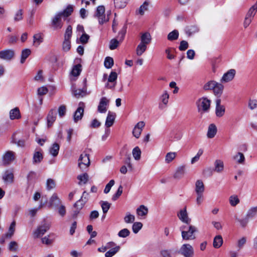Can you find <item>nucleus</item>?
Listing matches in <instances>:
<instances>
[{
	"label": "nucleus",
	"instance_id": "nucleus-1",
	"mask_svg": "<svg viewBox=\"0 0 257 257\" xmlns=\"http://www.w3.org/2000/svg\"><path fill=\"white\" fill-rule=\"evenodd\" d=\"M181 231V235L184 240H193L195 239V233L197 231V228L192 225L189 226L184 225L180 228Z\"/></svg>",
	"mask_w": 257,
	"mask_h": 257
},
{
	"label": "nucleus",
	"instance_id": "nucleus-2",
	"mask_svg": "<svg viewBox=\"0 0 257 257\" xmlns=\"http://www.w3.org/2000/svg\"><path fill=\"white\" fill-rule=\"evenodd\" d=\"M94 17L98 20L99 24L102 25L109 21L108 16L105 14V8L103 6H99L97 8Z\"/></svg>",
	"mask_w": 257,
	"mask_h": 257
},
{
	"label": "nucleus",
	"instance_id": "nucleus-3",
	"mask_svg": "<svg viewBox=\"0 0 257 257\" xmlns=\"http://www.w3.org/2000/svg\"><path fill=\"white\" fill-rule=\"evenodd\" d=\"M178 253L184 257H193L194 251L193 247L190 244H183L180 247Z\"/></svg>",
	"mask_w": 257,
	"mask_h": 257
},
{
	"label": "nucleus",
	"instance_id": "nucleus-4",
	"mask_svg": "<svg viewBox=\"0 0 257 257\" xmlns=\"http://www.w3.org/2000/svg\"><path fill=\"white\" fill-rule=\"evenodd\" d=\"M15 221H14L12 222L9 228L8 231L6 233L3 235L2 237L0 238L1 244H4L7 240L11 238L12 236L14 235L15 231Z\"/></svg>",
	"mask_w": 257,
	"mask_h": 257
},
{
	"label": "nucleus",
	"instance_id": "nucleus-5",
	"mask_svg": "<svg viewBox=\"0 0 257 257\" xmlns=\"http://www.w3.org/2000/svg\"><path fill=\"white\" fill-rule=\"evenodd\" d=\"M199 110H202L204 112L207 111L210 106V100L205 97L199 99L197 102Z\"/></svg>",
	"mask_w": 257,
	"mask_h": 257
},
{
	"label": "nucleus",
	"instance_id": "nucleus-6",
	"mask_svg": "<svg viewBox=\"0 0 257 257\" xmlns=\"http://www.w3.org/2000/svg\"><path fill=\"white\" fill-rule=\"evenodd\" d=\"M90 165V160L88 155L82 154L78 159V167L80 169L83 170L87 168Z\"/></svg>",
	"mask_w": 257,
	"mask_h": 257
},
{
	"label": "nucleus",
	"instance_id": "nucleus-7",
	"mask_svg": "<svg viewBox=\"0 0 257 257\" xmlns=\"http://www.w3.org/2000/svg\"><path fill=\"white\" fill-rule=\"evenodd\" d=\"M117 74L115 72L112 71L108 78L107 82L105 84V87L108 89H113L116 83Z\"/></svg>",
	"mask_w": 257,
	"mask_h": 257
},
{
	"label": "nucleus",
	"instance_id": "nucleus-8",
	"mask_svg": "<svg viewBox=\"0 0 257 257\" xmlns=\"http://www.w3.org/2000/svg\"><path fill=\"white\" fill-rule=\"evenodd\" d=\"M15 51L11 49H5L0 51V59L10 61L14 58Z\"/></svg>",
	"mask_w": 257,
	"mask_h": 257
},
{
	"label": "nucleus",
	"instance_id": "nucleus-9",
	"mask_svg": "<svg viewBox=\"0 0 257 257\" xmlns=\"http://www.w3.org/2000/svg\"><path fill=\"white\" fill-rule=\"evenodd\" d=\"M15 153L8 151L5 153L2 156V162L4 165H9L12 162L15 160Z\"/></svg>",
	"mask_w": 257,
	"mask_h": 257
},
{
	"label": "nucleus",
	"instance_id": "nucleus-10",
	"mask_svg": "<svg viewBox=\"0 0 257 257\" xmlns=\"http://www.w3.org/2000/svg\"><path fill=\"white\" fill-rule=\"evenodd\" d=\"M14 169L7 170L4 173L2 179L6 184H11L14 180Z\"/></svg>",
	"mask_w": 257,
	"mask_h": 257
},
{
	"label": "nucleus",
	"instance_id": "nucleus-11",
	"mask_svg": "<svg viewBox=\"0 0 257 257\" xmlns=\"http://www.w3.org/2000/svg\"><path fill=\"white\" fill-rule=\"evenodd\" d=\"M49 229V226L46 223L39 226L34 232V237L38 238L44 235L45 232Z\"/></svg>",
	"mask_w": 257,
	"mask_h": 257
},
{
	"label": "nucleus",
	"instance_id": "nucleus-12",
	"mask_svg": "<svg viewBox=\"0 0 257 257\" xmlns=\"http://www.w3.org/2000/svg\"><path fill=\"white\" fill-rule=\"evenodd\" d=\"M235 74L236 71L235 69H231L229 70L223 74L220 79V82L221 83H226L231 81L234 78Z\"/></svg>",
	"mask_w": 257,
	"mask_h": 257
},
{
	"label": "nucleus",
	"instance_id": "nucleus-13",
	"mask_svg": "<svg viewBox=\"0 0 257 257\" xmlns=\"http://www.w3.org/2000/svg\"><path fill=\"white\" fill-rule=\"evenodd\" d=\"M83 87L82 89H78L73 91L74 95L77 98L85 96L87 93V80L84 78L83 81Z\"/></svg>",
	"mask_w": 257,
	"mask_h": 257
},
{
	"label": "nucleus",
	"instance_id": "nucleus-14",
	"mask_svg": "<svg viewBox=\"0 0 257 257\" xmlns=\"http://www.w3.org/2000/svg\"><path fill=\"white\" fill-rule=\"evenodd\" d=\"M109 100L105 97L100 99L98 106V111L100 113H105L107 111V107L109 105Z\"/></svg>",
	"mask_w": 257,
	"mask_h": 257
},
{
	"label": "nucleus",
	"instance_id": "nucleus-15",
	"mask_svg": "<svg viewBox=\"0 0 257 257\" xmlns=\"http://www.w3.org/2000/svg\"><path fill=\"white\" fill-rule=\"evenodd\" d=\"M84 104L80 102L79 103V107L77 109V110L75 111L74 114V120L75 122H77L78 120L81 119L83 115V112H84Z\"/></svg>",
	"mask_w": 257,
	"mask_h": 257
},
{
	"label": "nucleus",
	"instance_id": "nucleus-16",
	"mask_svg": "<svg viewBox=\"0 0 257 257\" xmlns=\"http://www.w3.org/2000/svg\"><path fill=\"white\" fill-rule=\"evenodd\" d=\"M62 17L58 13L55 15L52 20V26L54 30H59L62 28L63 23L61 20Z\"/></svg>",
	"mask_w": 257,
	"mask_h": 257
},
{
	"label": "nucleus",
	"instance_id": "nucleus-17",
	"mask_svg": "<svg viewBox=\"0 0 257 257\" xmlns=\"http://www.w3.org/2000/svg\"><path fill=\"white\" fill-rule=\"evenodd\" d=\"M145 123L143 121H140L135 126L133 131V136L138 139L142 133L143 128L145 127Z\"/></svg>",
	"mask_w": 257,
	"mask_h": 257
},
{
	"label": "nucleus",
	"instance_id": "nucleus-18",
	"mask_svg": "<svg viewBox=\"0 0 257 257\" xmlns=\"http://www.w3.org/2000/svg\"><path fill=\"white\" fill-rule=\"evenodd\" d=\"M178 217L182 222L187 224L191 222V219L188 217L186 207L180 210L178 213Z\"/></svg>",
	"mask_w": 257,
	"mask_h": 257
},
{
	"label": "nucleus",
	"instance_id": "nucleus-19",
	"mask_svg": "<svg viewBox=\"0 0 257 257\" xmlns=\"http://www.w3.org/2000/svg\"><path fill=\"white\" fill-rule=\"evenodd\" d=\"M215 113L217 117L222 116L225 113L224 106L221 105V99L218 98L216 100Z\"/></svg>",
	"mask_w": 257,
	"mask_h": 257
},
{
	"label": "nucleus",
	"instance_id": "nucleus-20",
	"mask_svg": "<svg viewBox=\"0 0 257 257\" xmlns=\"http://www.w3.org/2000/svg\"><path fill=\"white\" fill-rule=\"evenodd\" d=\"M61 204V201L55 193L51 197L49 202V207H58Z\"/></svg>",
	"mask_w": 257,
	"mask_h": 257
},
{
	"label": "nucleus",
	"instance_id": "nucleus-21",
	"mask_svg": "<svg viewBox=\"0 0 257 257\" xmlns=\"http://www.w3.org/2000/svg\"><path fill=\"white\" fill-rule=\"evenodd\" d=\"M43 155L41 151H35L33 156V164H38L41 162Z\"/></svg>",
	"mask_w": 257,
	"mask_h": 257
},
{
	"label": "nucleus",
	"instance_id": "nucleus-22",
	"mask_svg": "<svg viewBox=\"0 0 257 257\" xmlns=\"http://www.w3.org/2000/svg\"><path fill=\"white\" fill-rule=\"evenodd\" d=\"M56 117V110L55 109H52L49 112L47 116V125L48 127L51 126L55 121Z\"/></svg>",
	"mask_w": 257,
	"mask_h": 257
},
{
	"label": "nucleus",
	"instance_id": "nucleus-23",
	"mask_svg": "<svg viewBox=\"0 0 257 257\" xmlns=\"http://www.w3.org/2000/svg\"><path fill=\"white\" fill-rule=\"evenodd\" d=\"M86 193V192L85 191H84L81 199L74 204V207L78 210H81L84 204L87 200V198L85 196Z\"/></svg>",
	"mask_w": 257,
	"mask_h": 257
},
{
	"label": "nucleus",
	"instance_id": "nucleus-24",
	"mask_svg": "<svg viewBox=\"0 0 257 257\" xmlns=\"http://www.w3.org/2000/svg\"><path fill=\"white\" fill-rule=\"evenodd\" d=\"M182 136V132L178 130H173L170 134V138L174 141H177L181 140Z\"/></svg>",
	"mask_w": 257,
	"mask_h": 257
},
{
	"label": "nucleus",
	"instance_id": "nucleus-25",
	"mask_svg": "<svg viewBox=\"0 0 257 257\" xmlns=\"http://www.w3.org/2000/svg\"><path fill=\"white\" fill-rule=\"evenodd\" d=\"M217 127L214 123L210 124L208 128L207 137L209 139H212L215 137L217 133Z\"/></svg>",
	"mask_w": 257,
	"mask_h": 257
},
{
	"label": "nucleus",
	"instance_id": "nucleus-26",
	"mask_svg": "<svg viewBox=\"0 0 257 257\" xmlns=\"http://www.w3.org/2000/svg\"><path fill=\"white\" fill-rule=\"evenodd\" d=\"M185 173V166H180L177 168L175 173H174V178L176 179H180L184 176Z\"/></svg>",
	"mask_w": 257,
	"mask_h": 257
},
{
	"label": "nucleus",
	"instance_id": "nucleus-27",
	"mask_svg": "<svg viewBox=\"0 0 257 257\" xmlns=\"http://www.w3.org/2000/svg\"><path fill=\"white\" fill-rule=\"evenodd\" d=\"M115 114L114 113L108 111L105 124L107 127H110L113 125L115 119Z\"/></svg>",
	"mask_w": 257,
	"mask_h": 257
},
{
	"label": "nucleus",
	"instance_id": "nucleus-28",
	"mask_svg": "<svg viewBox=\"0 0 257 257\" xmlns=\"http://www.w3.org/2000/svg\"><path fill=\"white\" fill-rule=\"evenodd\" d=\"M169 95L168 92L165 91L163 94L161 96L160 99L162 103L159 104V107L161 109H163L165 107L166 105L168 102Z\"/></svg>",
	"mask_w": 257,
	"mask_h": 257
},
{
	"label": "nucleus",
	"instance_id": "nucleus-29",
	"mask_svg": "<svg viewBox=\"0 0 257 257\" xmlns=\"http://www.w3.org/2000/svg\"><path fill=\"white\" fill-rule=\"evenodd\" d=\"M215 85V86H214L215 87L213 89V93L215 95L219 97L222 94L224 86L222 84L218 82H216V85Z\"/></svg>",
	"mask_w": 257,
	"mask_h": 257
},
{
	"label": "nucleus",
	"instance_id": "nucleus-30",
	"mask_svg": "<svg viewBox=\"0 0 257 257\" xmlns=\"http://www.w3.org/2000/svg\"><path fill=\"white\" fill-rule=\"evenodd\" d=\"M73 11V7L72 5H68L67 7L62 12H59L58 14L62 18H65L69 17L71 15Z\"/></svg>",
	"mask_w": 257,
	"mask_h": 257
},
{
	"label": "nucleus",
	"instance_id": "nucleus-31",
	"mask_svg": "<svg viewBox=\"0 0 257 257\" xmlns=\"http://www.w3.org/2000/svg\"><path fill=\"white\" fill-rule=\"evenodd\" d=\"M151 36L148 32H146L142 34L141 37V44L146 45L149 44L151 41Z\"/></svg>",
	"mask_w": 257,
	"mask_h": 257
},
{
	"label": "nucleus",
	"instance_id": "nucleus-32",
	"mask_svg": "<svg viewBox=\"0 0 257 257\" xmlns=\"http://www.w3.org/2000/svg\"><path fill=\"white\" fill-rule=\"evenodd\" d=\"M205 190V186L201 180H197L195 183V191L196 193H203Z\"/></svg>",
	"mask_w": 257,
	"mask_h": 257
},
{
	"label": "nucleus",
	"instance_id": "nucleus-33",
	"mask_svg": "<svg viewBox=\"0 0 257 257\" xmlns=\"http://www.w3.org/2000/svg\"><path fill=\"white\" fill-rule=\"evenodd\" d=\"M224 169V164L222 161L216 160L214 162V171L217 173H221Z\"/></svg>",
	"mask_w": 257,
	"mask_h": 257
},
{
	"label": "nucleus",
	"instance_id": "nucleus-34",
	"mask_svg": "<svg viewBox=\"0 0 257 257\" xmlns=\"http://www.w3.org/2000/svg\"><path fill=\"white\" fill-rule=\"evenodd\" d=\"M246 218L253 219L257 216V206L250 208L246 212Z\"/></svg>",
	"mask_w": 257,
	"mask_h": 257
},
{
	"label": "nucleus",
	"instance_id": "nucleus-35",
	"mask_svg": "<svg viewBox=\"0 0 257 257\" xmlns=\"http://www.w3.org/2000/svg\"><path fill=\"white\" fill-rule=\"evenodd\" d=\"M60 146L57 143H54L50 148L49 153L53 157H56L59 153Z\"/></svg>",
	"mask_w": 257,
	"mask_h": 257
},
{
	"label": "nucleus",
	"instance_id": "nucleus-36",
	"mask_svg": "<svg viewBox=\"0 0 257 257\" xmlns=\"http://www.w3.org/2000/svg\"><path fill=\"white\" fill-rule=\"evenodd\" d=\"M233 159L238 164H244L245 157L242 153L238 152L235 155L233 156Z\"/></svg>",
	"mask_w": 257,
	"mask_h": 257
},
{
	"label": "nucleus",
	"instance_id": "nucleus-37",
	"mask_svg": "<svg viewBox=\"0 0 257 257\" xmlns=\"http://www.w3.org/2000/svg\"><path fill=\"white\" fill-rule=\"evenodd\" d=\"M257 12V1L256 3L249 9L248 11L246 17L251 18L253 19Z\"/></svg>",
	"mask_w": 257,
	"mask_h": 257
},
{
	"label": "nucleus",
	"instance_id": "nucleus-38",
	"mask_svg": "<svg viewBox=\"0 0 257 257\" xmlns=\"http://www.w3.org/2000/svg\"><path fill=\"white\" fill-rule=\"evenodd\" d=\"M148 213V208L144 205H141L137 209V213L139 216H146Z\"/></svg>",
	"mask_w": 257,
	"mask_h": 257
},
{
	"label": "nucleus",
	"instance_id": "nucleus-39",
	"mask_svg": "<svg viewBox=\"0 0 257 257\" xmlns=\"http://www.w3.org/2000/svg\"><path fill=\"white\" fill-rule=\"evenodd\" d=\"M179 37V32L177 30H174L170 32L167 36V39L169 41H173L178 39Z\"/></svg>",
	"mask_w": 257,
	"mask_h": 257
},
{
	"label": "nucleus",
	"instance_id": "nucleus-40",
	"mask_svg": "<svg viewBox=\"0 0 257 257\" xmlns=\"http://www.w3.org/2000/svg\"><path fill=\"white\" fill-rule=\"evenodd\" d=\"M147 46L140 43L136 48V54L137 56H141L147 50Z\"/></svg>",
	"mask_w": 257,
	"mask_h": 257
},
{
	"label": "nucleus",
	"instance_id": "nucleus-41",
	"mask_svg": "<svg viewBox=\"0 0 257 257\" xmlns=\"http://www.w3.org/2000/svg\"><path fill=\"white\" fill-rule=\"evenodd\" d=\"M37 178V173L33 171L29 172L27 176L28 181L29 184L34 183Z\"/></svg>",
	"mask_w": 257,
	"mask_h": 257
},
{
	"label": "nucleus",
	"instance_id": "nucleus-42",
	"mask_svg": "<svg viewBox=\"0 0 257 257\" xmlns=\"http://www.w3.org/2000/svg\"><path fill=\"white\" fill-rule=\"evenodd\" d=\"M43 35L40 33L36 34L33 36V42L37 46L43 42Z\"/></svg>",
	"mask_w": 257,
	"mask_h": 257
},
{
	"label": "nucleus",
	"instance_id": "nucleus-43",
	"mask_svg": "<svg viewBox=\"0 0 257 257\" xmlns=\"http://www.w3.org/2000/svg\"><path fill=\"white\" fill-rule=\"evenodd\" d=\"M223 240L221 235H217L215 237L213 240V246L218 248L222 244Z\"/></svg>",
	"mask_w": 257,
	"mask_h": 257
},
{
	"label": "nucleus",
	"instance_id": "nucleus-44",
	"mask_svg": "<svg viewBox=\"0 0 257 257\" xmlns=\"http://www.w3.org/2000/svg\"><path fill=\"white\" fill-rule=\"evenodd\" d=\"M77 179L79 180L78 182L79 185L82 184H86L88 180V175L87 173H84L83 174L78 175L77 177Z\"/></svg>",
	"mask_w": 257,
	"mask_h": 257
},
{
	"label": "nucleus",
	"instance_id": "nucleus-45",
	"mask_svg": "<svg viewBox=\"0 0 257 257\" xmlns=\"http://www.w3.org/2000/svg\"><path fill=\"white\" fill-rule=\"evenodd\" d=\"M31 51L29 49H25L23 50L21 54V63H24L25 60L31 54Z\"/></svg>",
	"mask_w": 257,
	"mask_h": 257
},
{
	"label": "nucleus",
	"instance_id": "nucleus-46",
	"mask_svg": "<svg viewBox=\"0 0 257 257\" xmlns=\"http://www.w3.org/2000/svg\"><path fill=\"white\" fill-rule=\"evenodd\" d=\"M127 3V0H114L115 7L118 9L124 8Z\"/></svg>",
	"mask_w": 257,
	"mask_h": 257
},
{
	"label": "nucleus",
	"instance_id": "nucleus-47",
	"mask_svg": "<svg viewBox=\"0 0 257 257\" xmlns=\"http://www.w3.org/2000/svg\"><path fill=\"white\" fill-rule=\"evenodd\" d=\"M81 72V65L80 64L75 65L72 71L71 74L74 76H78L80 75Z\"/></svg>",
	"mask_w": 257,
	"mask_h": 257
},
{
	"label": "nucleus",
	"instance_id": "nucleus-48",
	"mask_svg": "<svg viewBox=\"0 0 257 257\" xmlns=\"http://www.w3.org/2000/svg\"><path fill=\"white\" fill-rule=\"evenodd\" d=\"M120 249V247L119 246H116L114 247H113L110 249L108 251H107L105 254V257H112L114 255L116 252H117Z\"/></svg>",
	"mask_w": 257,
	"mask_h": 257
},
{
	"label": "nucleus",
	"instance_id": "nucleus-49",
	"mask_svg": "<svg viewBox=\"0 0 257 257\" xmlns=\"http://www.w3.org/2000/svg\"><path fill=\"white\" fill-rule=\"evenodd\" d=\"M134 159L136 160H139L141 158V151L139 147H136L132 152Z\"/></svg>",
	"mask_w": 257,
	"mask_h": 257
},
{
	"label": "nucleus",
	"instance_id": "nucleus-50",
	"mask_svg": "<svg viewBox=\"0 0 257 257\" xmlns=\"http://www.w3.org/2000/svg\"><path fill=\"white\" fill-rule=\"evenodd\" d=\"M72 28L70 25H69L68 26L67 29L66 30L64 35V40L70 41V39L72 36Z\"/></svg>",
	"mask_w": 257,
	"mask_h": 257
},
{
	"label": "nucleus",
	"instance_id": "nucleus-51",
	"mask_svg": "<svg viewBox=\"0 0 257 257\" xmlns=\"http://www.w3.org/2000/svg\"><path fill=\"white\" fill-rule=\"evenodd\" d=\"M216 82L215 81H210L206 83L203 86V89L205 90H213L214 88L215 85H216Z\"/></svg>",
	"mask_w": 257,
	"mask_h": 257
},
{
	"label": "nucleus",
	"instance_id": "nucleus-52",
	"mask_svg": "<svg viewBox=\"0 0 257 257\" xmlns=\"http://www.w3.org/2000/svg\"><path fill=\"white\" fill-rule=\"evenodd\" d=\"M135 217L134 215L131 214L130 212H127L124 218V221L126 223H131L134 222Z\"/></svg>",
	"mask_w": 257,
	"mask_h": 257
},
{
	"label": "nucleus",
	"instance_id": "nucleus-53",
	"mask_svg": "<svg viewBox=\"0 0 257 257\" xmlns=\"http://www.w3.org/2000/svg\"><path fill=\"white\" fill-rule=\"evenodd\" d=\"M149 6V3L145 1L144 4L141 6L140 7L139 12V14L141 15H143L145 13V12L148 11V8Z\"/></svg>",
	"mask_w": 257,
	"mask_h": 257
},
{
	"label": "nucleus",
	"instance_id": "nucleus-54",
	"mask_svg": "<svg viewBox=\"0 0 257 257\" xmlns=\"http://www.w3.org/2000/svg\"><path fill=\"white\" fill-rule=\"evenodd\" d=\"M126 32V26H124L121 31L119 32L118 35L117 37L118 40L121 42L124 39V36Z\"/></svg>",
	"mask_w": 257,
	"mask_h": 257
},
{
	"label": "nucleus",
	"instance_id": "nucleus-55",
	"mask_svg": "<svg viewBox=\"0 0 257 257\" xmlns=\"http://www.w3.org/2000/svg\"><path fill=\"white\" fill-rule=\"evenodd\" d=\"M143 227V224L140 222H135L132 226V229L135 233H137Z\"/></svg>",
	"mask_w": 257,
	"mask_h": 257
},
{
	"label": "nucleus",
	"instance_id": "nucleus-56",
	"mask_svg": "<svg viewBox=\"0 0 257 257\" xmlns=\"http://www.w3.org/2000/svg\"><path fill=\"white\" fill-rule=\"evenodd\" d=\"M104 64L107 69L111 68L113 65V59L111 57H107L104 60Z\"/></svg>",
	"mask_w": 257,
	"mask_h": 257
},
{
	"label": "nucleus",
	"instance_id": "nucleus-57",
	"mask_svg": "<svg viewBox=\"0 0 257 257\" xmlns=\"http://www.w3.org/2000/svg\"><path fill=\"white\" fill-rule=\"evenodd\" d=\"M56 184L55 181L52 179H48L46 182V188L48 190H51V189L55 187Z\"/></svg>",
	"mask_w": 257,
	"mask_h": 257
},
{
	"label": "nucleus",
	"instance_id": "nucleus-58",
	"mask_svg": "<svg viewBox=\"0 0 257 257\" xmlns=\"http://www.w3.org/2000/svg\"><path fill=\"white\" fill-rule=\"evenodd\" d=\"M130 234V230L127 228H123L120 230L118 233V236L120 237L125 238Z\"/></svg>",
	"mask_w": 257,
	"mask_h": 257
},
{
	"label": "nucleus",
	"instance_id": "nucleus-59",
	"mask_svg": "<svg viewBox=\"0 0 257 257\" xmlns=\"http://www.w3.org/2000/svg\"><path fill=\"white\" fill-rule=\"evenodd\" d=\"M120 42L116 39H113L111 40L109 43V48L110 50H114L116 49L118 46Z\"/></svg>",
	"mask_w": 257,
	"mask_h": 257
},
{
	"label": "nucleus",
	"instance_id": "nucleus-60",
	"mask_svg": "<svg viewBox=\"0 0 257 257\" xmlns=\"http://www.w3.org/2000/svg\"><path fill=\"white\" fill-rule=\"evenodd\" d=\"M176 153L170 152L167 154L166 156L165 161L169 163L171 162L176 157Z\"/></svg>",
	"mask_w": 257,
	"mask_h": 257
},
{
	"label": "nucleus",
	"instance_id": "nucleus-61",
	"mask_svg": "<svg viewBox=\"0 0 257 257\" xmlns=\"http://www.w3.org/2000/svg\"><path fill=\"white\" fill-rule=\"evenodd\" d=\"M122 186L120 185L116 191V192L113 195L112 200L115 201L121 195L122 193Z\"/></svg>",
	"mask_w": 257,
	"mask_h": 257
},
{
	"label": "nucleus",
	"instance_id": "nucleus-62",
	"mask_svg": "<svg viewBox=\"0 0 257 257\" xmlns=\"http://www.w3.org/2000/svg\"><path fill=\"white\" fill-rule=\"evenodd\" d=\"M101 206L103 210V213H106L107 212L108 210H109L110 204L106 201H102Z\"/></svg>",
	"mask_w": 257,
	"mask_h": 257
},
{
	"label": "nucleus",
	"instance_id": "nucleus-63",
	"mask_svg": "<svg viewBox=\"0 0 257 257\" xmlns=\"http://www.w3.org/2000/svg\"><path fill=\"white\" fill-rule=\"evenodd\" d=\"M239 202V200L237 196H231L229 198V202L231 206H236Z\"/></svg>",
	"mask_w": 257,
	"mask_h": 257
},
{
	"label": "nucleus",
	"instance_id": "nucleus-64",
	"mask_svg": "<svg viewBox=\"0 0 257 257\" xmlns=\"http://www.w3.org/2000/svg\"><path fill=\"white\" fill-rule=\"evenodd\" d=\"M162 257H172L171 254V250L169 249H163L160 252Z\"/></svg>",
	"mask_w": 257,
	"mask_h": 257
}]
</instances>
